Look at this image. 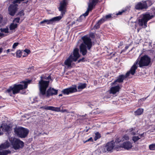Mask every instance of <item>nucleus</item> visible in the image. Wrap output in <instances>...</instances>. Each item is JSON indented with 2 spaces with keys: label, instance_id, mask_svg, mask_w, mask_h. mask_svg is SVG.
Returning <instances> with one entry per match:
<instances>
[{
  "label": "nucleus",
  "instance_id": "nucleus-1",
  "mask_svg": "<svg viewBox=\"0 0 155 155\" xmlns=\"http://www.w3.org/2000/svg\"><path fill=\"white\" fill-rule=\"evenodd\" d=\"M41 79H45L49 80L51 79V77L50 76L48 77H44L43 78L41 77ZM49 81H45L41 79L39 82V95L40 97H43L45 96L48 97L50 96H52L54 95H56L57 94L58 90L54 89L53 88L50 87L46 91L47 88L48 87Z\"/></svg>",
  "mask_w": 155,
  "mask_h": 155
},
{
  "label": "nucleus",
  "instance_id": "nucleus-2",
  "mask_svg": "<svg viewBox=\"0 0 155 155\" xmlns=\"http://www.w3.org/2000/svg\"><path fill=\"white\" fill-rule=\"evenodd\" d=\"M31 80H28L27 81H23L24 84H15L13 87L10 86L6 91L10 96H12V94H15L19 92L21 90L25 89L27 87L28 84L31 82Z\"/></svg>",
  "mask_w": 155,
  "mask_h": 155
},
{
  "label": "nucleus",
  "instance_id": "nucleus-3",
  "mask_svg": "<svg viewBox=\"0 0 155 155\" xmlns=\"http://www.w3.org/2000/svg\"><path fill=\"white\" fill-rule=\"evenodd\" d=\"M82 39L84 43H82L80 46V51L82 54L84 55L87 53L86 45L87 46V49L90 50L92 46V42L90 38L87 36H84L82 37Z\"/></svg>",
  "mask_w": 155,
  "mask_h": 155
},
{
  "label": "nucleus",
  "instance_id": "nucleus-4",
  "mask_svg": "<svg viewBox=\"0 0 155 155\" xmlns=\"http://www.w3.org/2000/svg\"><path fill=\"white\" fill-rule=\"evenodd\" d=\"M138 61H137L131 67L130 70L126 73L125 75H124L121 74L119 75L118 78L113 83H112V84H115V83L117 82L122 83L123 82L124 79H125L130 76V74H131L132 75H134L135 74L136 72V70L138 67Z\"/></svg>",
  "mask_w": 155,
  "mask_h": 155
},
{
  "label": "nucleus",
  "instance_id": "nucleus-5",
  "mask_svg": "<svg viewBox=\"0 0 155 155\" xmlns=\"http://www.w3.org/2000/svg\"><path fill=\"white\" fill-rule=\"evenodd\" d=\"M80 56L79 49L77 48H75L74 50L73 54L71 55L65 61L64 64L68 67L71 66L72 62L73 61H77Z\"/></svg>",
  "mask_w": 155,
  "mask_h": 155
},
{
  "label": "nucleus",
  "instance_id": "nucleus-6",
  "mask_svg": "<svg viewBox=\"0 0 155 155\" xmlns=\"http://www.w3.org/2000/svg\"><path fill=\"white\" fill-rule=\"evenodd\" d=\"M98 1V0H90L87 11L85 13L81 16L79 19H77L75 21L73 22L71 25L73 26V25L77 24L76 25L74 26L75 27H76L78 25V21H81L80 19L82 17L84 16V18L85 17L88 15L89 11L92 9L93 6L95 5L97 3Z\"/></svg>",
  "mask_w": 155,
  "mask_h": 155
},
{
  "label": "nucleus",
  "instance_id": "nucleus-7",
  "mask_svg": "<svg viewBox=\"0 0 155 155\" xmlns=\"http://www.w3.org/2000/svg\"><path fill=\"white\" fill-rule=\"evenodd\" d=\"M137 61H138L137 64H138L139 67L143 68L149 65L151 62V58L147 55L145 54L140 57L139 61L137 60L134 64Z\"/></svg>",
  "mask_w": 155,
  "mask_h": 155
},
{
  "label": "nucleus",
  "instance_id": "nucleus-8",
  "mask_svg": "<svg viewBox=\"0 0 155 155\" xmlns=\"http://www.w3.org/2000/svg\"><path fill=\"white\" fill-rule=\"evenodd\" d=\"M29 132L28 130L22 127H16L14 129V133L18 136L21 138L26 137Z\"/></svg>",
  "mask_w": 155,
  "mask_h": 155
},
{
  "label": "nucleus",
  "instance_id": "nucleus-9",
  "mask_svg": "<svg viewBox=\"0 0 155 155\" xmlns=\"http://www.w3.org/2000/svg\"><path fill=\"white\" fill-rule=\"evenodd\" d=\"M153 15L150 13L143 15V18L139 20V25L141 26H142L144 25L146 27L147 21L153 18Z\"/></svg>",
  "mask_w": 155,
  "mask_h": 155
},
{
  "label": "nucleus",
  "instance_id": "nucleus-10",
  "mask_svg": "<svg viewBox=\"0 0 155 155\" xmlns=\"http://www.w3.org/2000/svg\"><path fill=\"white\" fill-rule=\"evenodd\" d=\"M11 143L13 148L15 150L21 148L24 146L23 142L16 138H14L13 140L11 141Z\"/></svg>",
  "mask_w": 155,
  "mask_h": 155
},
{
  "label": "nucleus",
  "instance_id": "nucleus-11",
  "mask_svg": "<svg viewBox=\"0 0 155 155\" xmlns=\"http://www.w3.org/2000/svg\"><path fill=\"white\" fill-rule=\"evenodd\" d=\"M62 18L61 16L54 17L50 20L45 19L40 22V24L46 23L47 25L52 24L53 22L56 21H58Z\"/></svg>",
  "mask_w": 155,
  "mask_h": 155
},
{
  "label": "nucleus",
  "instance_id": "nucleus-12",
  "mask_svg": "<svg viewBox=\"0 0 155 155\" xmlns=\"http://www.w3.org/2000/svg\"><path fill=\"white\" fill-rule=\"evenodd\" d=\"M13 4L10 5L8 8V12L11 15L13 16L17 11L18 6V5L16 4Z\"/></svg>",
  "mask_w": 155,
  "mask_h": 155
},
{
  "label": "nucleus",
  "instance_id": "nucleus-13",
  "mask_svg": "<svg viewBox=\"0 0 155 155\" xmlns=\"http://www.w3.org/2000/svg\"><path fill=\"white\" fill-rule=\"evenodd\" d=\"M66 0H63L60 2V5L58 8V9L59 11L61 12L62 16L65 14L66 12Z\"/></svg>",
  "mask_w": 155,
  "mask_h": 155
},
{
  "label": "nucleus",
  "instance_id": "nucleus-14",
  "mask_svg": "<svg viewBox=\"0 0 155 155\" xmlns=\"http://www.w3.org/2000/svg\"><path fill=\"white\" fill-rule=\"evenodd\" d=\"M76 91H77V89L76 86L65 89L62 91V93L64 94L67 95L70 93H73Z\"/></svg>",
  "mask_w": 155,
  "mask_h": 155
},
{
  "label": "nucleus",
  "instance_id": "nucleus-15",
  "mask_svg": "<svg viewBox=\"0 0 155 155\" xmlns=\"http://www.w3.org/2000/svg\"><path fill=\"white\" fill-rule=\"evenodd\" d=\"M147 5L146 2H138L135 6V8L137 9H146L147 8Z\"/></svg>",
  "mask_w": 155,
  "mask_h": 155
},
{
  "label": "nucleus",
  "instance_id": "nucleus-16",
  "mask_svg": "<svg viewBox=\"0 0 155 155\" xmlns=\"http://www.w3.org/2000/svg\"><path fill=\"white\" fill-rule=\"evenodd\" d=\"M108 152H111L115 146V143L113 141L108 143L106 145Z\"/></svg>",
  "mask_w": 155,
  "mask_h": 155
},
{
  "label": "nucleus",
  "instance_id": "nucleus-17",
  "mask_svg": "<svg viewBox=\"0 0 155 155\" xmlns=\"http://www.w3.org/2000/svg\"><path fill=\"white\" fill-rule=\"evenodd\" d=\"M120 87L118 85L112 87L110 90V93L113 94H115L117 92L119 91Z\"/></svg>",
  "mask_w": 155,
  "mask_h": 155
},
{
  "label": "nucleus",
  "instance_id": "nucleus-18",
  "mask_svg": "<svg viewBox=\"0 0 155 155\" xmlns=\"http://www.w3.org/2000/svg\"><path fill=\"white\" fill-rule=\"evenodd\" d=\"M132 146L131 143L129 142L124 143L122 145V147L124 149L128 150L132 148Z\"/></svg>",
  "mask_w": 155,
  "mask_h": 155
},
{
  "label": "nucleus",
  "instance_id": "nucleus-19",
  "mask_svg": "<svg viewBox=\"0 0 155 155\" xmlns=\"http://www.w3.org/2000/svg\"><path fill=\"white\" fill-rule=\"evenodd\" d=\"M10 143L8 142H6L0 145V150L2 149H6L10 146Z\"/></svg>",
  "mask_w": 155,
  "mask_h": 155
},
{
  "label": "nucleus",
  "instance_id": "nucleus-20",
  "mask_svg": "<svg viewBox=\"0 0 155 155\" xmlns=\"http://www.w3.org/2000/svg\"><path fill=\"white\" fill-rule=\"evenodd\" d=\"M103 22L102 21V20L101 19L94 26V28L95 29H97L100 27V24L103 23Z\"/></svg>",
  "mask_w": 155,
  "mask_h": 155
},
{
  "label": "nucleus",
  "instance_id": "nucleus-21",
  "mask_svg": "<svg viewBox=\"0 0 155 155\" xmlns=\"http://www.w3.org/2000/svg\"><path fill=\"white\" fill-rule=\"evenodd\" d=\"M87 84L85 83H80L79 84L78 88V89H82L86 87Z\"/></svg>",
  "mask_w": 155,
  "mask_h": 155
},
{
  "label": "nucleus",
  "instance_id": "nucleus-22",
  "mask_svg": "<svg viewBox=\"0 0 155 155\" xmlns=\"http://www.w3.org/2000/svg\"><path fill=\"white\" fill-rule=\"evenodd\" d=\"M11 153V151L8 150H4L2 151H0V155H7L8 153Z\"/></svg>",
  "mask_w": 155,
  "mask_h": 155
},
{
  "label": "nucleus",
  "instance_id": "nucleus-23",
  "mask_svg": "<svg viewBox=\"0 0 155 155\" xmlns=\"http://www.w3.org/2000/svg\"><path fill=\"white\" fill-rule=\"evenodd\" d=\"M18 25L17 24L12 23L10 25L9 28L11 30H14L17 27Z\"/></svg>",
  "mask_w": 155,
  "mask_h": 155
},
{
  "label": "nucleus",
  "instance_id": "nucleus-24",
  "mask_svg": "<svg viewBox=\"0 0 155 155\" xmlns=\"http://www.w3.org/2000/svg\"><path fill=\"white\" fill-rule=\"evenodd\" d=\"M143 112V109L141 108H139L135 112V114L136 115H140Z\"/></svg>",
  "mask_w": 155,
  "mask_h": 155
},
{
  "label": "nucleus",
  "instance_id": "nucleus-25",
  "mask_svg": "<svg viewBox=\"0 0 155 155\" xmlns=\"http://www.w3.org/2000/svg\"><path fill=\"white\" fill-rule=\"evenodd\" d=\"M111 18V15L109 14L107 15H106L105 17H104L101 19L102 20V21H103V22H104V21L107 20L108 19H109Z\"/></svg>",
  "mask_w": 155,
  "mask_h": 155
},
{
  "label": "nucleus",
  "instance_id": "nucleus-26",
  "mask_svg": "<svg viewBox=\"0 0 155 155\" xmlns=\"http://www.w3.org/2000/svg\"><path fill=\"white\" fill-rule=\"evenodd\" d=\"M0 31L1 32H3L5 33H8V27H6L5 28H0Z\"/></svg>",
  "mask_w": 155,
  "mask_h": 155
},
{
  "label": "nucleus",
  "instance_id": "nucleus-27",
  "mask_svg": "<svg viewBox=\"0 0 155 155\" xmlns=\"http://www.w3.org/2000/svg\"><path fill=\"white\" fill-rule=\"evenodd\" d=\"M52 106H43L41 107V108H43L46 110H52Z\"/></svg>",
  "mask_w": 155,
  "mask_h": 155
},
{
  "label": "nucleus",
  "instance_id": "nucleus-28",
  "mask_svg": "<svg viewBox=\"0 0 155 155\" xmlns=\"http://www.w3.org/2000/svg\"><path fill=\"white\" fill-rule=\"evenodd\" d=\"M107 147L106 146H105L103 147H102L101 148V151H102L103 153H107Z\"/></svg>",
  "mask_w": 155,
  "mask_h": 155
},
{
  "label": "nucleus",
  "instance_id": "nucleus-29",
  "mask_svg": "<svg viewBox=\"0 0 155 155\" xmlns=\"http://www.w3.org/2000/svg\"><path fill=\"white\" fill-rule=\"evenodd\" d=\"M140 138V137L139 136H133L132 137V140L134 142H135L136 141L138 140Z\"/></svg>",
  "mask_w": 155,
  "mask_h": 155
},
{
  "label": "nucleus",
  "instance_id": "nucleus-30",
  "mask_svg": "<svg viewBox=\"0 0 155 155\" xmlns=\"http://www.w3.org/2000/svg\"><path fill=\"white\" fill-rule=\"evenodd\" d=\"M100 137V134L98 132H97V133L95 134V136L94 138V140H96L97 139L99 138Z\"/></svg>",
  "mask_w": 155,
  "mask_h": 155
},
{
  "label": "nucleus",
  "instance_id": "nucleus-31",
  "mask_svg": "<svg viewBox=\"0 0 155 155\" xmlns=\"http://www.w3.org/2000/svg\"><path fill=\"white\" fill-rule=\"evenodd\" d=\"M149 149L152 150H155V143L151 144L149 145Z\"/></svg>",
  "mask_w": 155,
  "mask_h": 155
},
{
  "label": "nucleus",
  "instance_id": "nucleus-32",
  "mask_svg": "<svg viewBox=\"0 0 155 155\" xmlns=\"http://www.w3.org/2000/svg\"><path fill=\"white\" fill-rule=\"evenodd\" d=\"M21 55V52L20 50H18L16 52V56L17 57L20 58Z\"/></svg>",
  "mask_w": 155,
  "mask_h": 155
},
{
  "label": "nucleus",
  "instance_id": "nucleus-33",
  "mask_svg": "<svg viewBox=\"0 0 155 155\" xmlns=\"http://www.w3.org/2000/svg\"><path fill=\"white\" fill-rule=\"evenodd\" d=\"M60 107H52V110L54 111H57V112H60Z\"/></svg>",
  "mask_w": 155,
  "mask_h": 155
},
{
  "label": "nucleus",
  "instance_id": "nucleus-34",
  "mask_svg": "<svg viewBox=\"0 0 155 155\" xmlns=\"http://www.w3.org/2000/svg\"><path fill=\"white\" fill-rule=\"evenodd\" d=\"M129 137L127 135H124L122 139V141H124L125 140H129Z\"/></svg>",
  "mask_w": 155,
  "mask_h": 155
},
{
  "label": "nucleus",
  "instance_id": "nucleus-35",
  "mask_svg": "<svg viewBox=\"0 0 155 155\" xmlns=\"http://www.w3.org/2000/svg\"><path fill=\"white\" fill-rule=\"evenodd\" d=\"M25 0H15L13 1L14 4L20 3L21 2L24 1Z\"/></svg>",
  "mask_w": 155,
  "mask_h": 155
},
{
  "label": "nucleus",
  "instance_id": "nucleus-36",
  "mask_svg": "<svg viewBox=\"0 0 155 155\" xmlns=\"http://www.w3.org/2000/svg\"><path fill=\"white\" fill-rule=\"evenodd\" d=\"M19 44V43L18 42H16L14 43L13 46H12V48L13 49H15L16 47L18 46V45Z\"/></svg>",
  "mask_w": 155,
  "mask_h": 155
},
{
  "label": "nucleus",
  "instance_id": "nucleus-37",
  "mask_svg": "<svg viewBox=\"0 0 155 155\" xmlns=\"http://www.w3.org/2000/svg\"><path fill=\"white\" fill-rule=\"evenodd\" d=\"M4 128H3V126L2 125L0 126V135H2L3 134V130Z\"/></svg>",
  "mask_w": 155,
  "mask_h": 155
},
{
  "label": "nucleus",
  "instance_id": "nucleus-38",
  "mask_svg": "<svg viewBox=\"0 0 155 155\" xmlns=\"http://www.w3.org/2000/svg\"><path fill=\"white\" fill-rule=\"evenodd\" d=\"M10 129V126L8 125H6L4 127V130L6 131H8L9 130V129Z\"/></svg>",
  "mask_w": 155,
  "mask_h": 155
},
{
  "label": "nucleus",
  "instance_id": "nucleus-39",
  "mask_svg": "<svg viewBox=\"0 0 155 155\" xmlns=\"http://www.w3.org/2000/svg\"><path fill=\"white\" fill-rule=\"evenodd\" d=\"M20 20V18H15L14 19V20L13 21V22H15L17 23H19Z\"/></svg>",
  "mask_w": 155,
  "mask_h": 155
},
{
  "label": "nucleus",
  "instance_id": "nucleus-40",
  "mask_svg": "<svg viewBox=\"0 0 155 155\" xmlns=\"http://www.w3.org/2000/svg\"><path fill=\"white\" fill-rule=\"evenodd\" d=\"M24 51L26 53V55H27L28 54H29L30 53V50L28 49H25Z\"/></svg>",
  "mask_w": 155,
  "mask_h": 155
},
{
  "label": "nucleus",
  "instance_id": "nucleus-41",
  "mask_svg": "<svg viewBox=\"0 0 155 155\" xmlns=\"http://www.w3.org/2000/svg\"><path fill=\"white\" fill-rule=\"evenodd\" d=\"M93 139L92 137H91L90 138H89L88 139H87V140L85 141H84V143H85L87 142H88V141L93 142Z\"/></svg>",
  "mask_w": 155,
  "mask_h": 155
},
{
  "label": "nucleus",
  "instance_id": "nucleus-42",
  "mask_svg": "<svg viewBox=\"0 0 155 155\" xmlns=\"http://www.w3.org/2000/svg\"><path fill=\"white\" fill-rule=\"evenodd\" d=\"M3 20V17L2 15L0 14V24L2 22Z\"/></svg>",
  "mask_w": 155,
  "mask_h": 155
},
{
  "label": "nucleus",
  "instance_id": "nucleus-43",
  "mask_svg": "<svg viewBox=\"0 0 155 155\" xmlns=\"http://www.w3.org/2000/svg\"><path fill=\"white\" fill-rule=\"evenodd\" d=\"M60 112L63 113L64 112H66L67 113H69V111L67 110L64 109V110H60Z\"/></svg>",
  "mask_w": 155,
  "mask_h": 155
},
{
  "label": "nucleus",
  "instance_id": "nucleus-44",
  "mask_svg": "<svg viewBox=\"0 0 155 155\" xmlns=\"http://www.w3.org/2000/svg\"><path fill=\"white\" fill-rule=\"evenodd\" d=\"M124 12V10H123L122 11H120L118 13H117L116 14L117 15H121Z\"/></svg>",
  "mask_w": 155,
  "mask_h": 155
},
{
  "label": "nucleus",
  "instance_id": "nucleus-45",
  "mask_svg": "<svg viewBox=\"0 0 155 155\" xmlns=\"http://www.w3.org/2000/svg\"><path fill=\"white\" fill-rule=\"evenodd\" d=\"M18 15H19L21 16L24 15L23 11V10L21 11L18 14Z\"/></svg>",
  "mask_w": 155,
  "mask_h": 155
},
{
  "label": "nucleus",
  "instance_id": "nucleus-46",
  "mask_svg": "<svg viewBox=\"0 0 155 155\" xmlns=\"http://www.w3.org/2000/svg\"><path fill=\"white\" fill-rule=\"evenodd\" d=\"M5 36L4 34L0 33V37H3Z\"/></svg>",
  "mask_w": 155,
  "mask_h": 155
},
{
  "label": "nucleus",
  "instance_id": "nucleus-47",
  "mask_svg": "<svg viewBox=\"0 0 155 155\" xmlns=\"http://www.w3.org/2000/svg\"><path fill=\"white\" fill-rule=\"evenodd\" d=\"M138 136L141 138L142 137L144 136V133L139 135Z\"/></svg>",
  "mask_w": 155,
  "mask_h": 155
},
{
  "label": "nucleus",
  "instance_id": "nucleus-48",
  "mask_svg": "<svg viewBox=\"0 0 155 155\" xmlns=\"http://www.w3.org/2000/svg\"><path fill=\"white\" fill-rule=\"evenodd\" d=\"M84 59V58H83L82 59H79V60H78V62L79 63L81 61H82Z\"/></svg>",
  "mask_w": 155,
  "mask_h": 155
},
{
  "label": "nucleus",
  "instance_id": "nucleus-49",
  "mask_svg": "<svg viewBox=\"0 0 155 155\" xmlns=\"http://www.w3.org/2000/svg\"><path fill=\"white\" fill-rule=\"evenodd\" d=\"M3 50V48H0V54L2 52Z\"/></svg>",
  "mask_w": 155,
  "mask_h": 155
},
{
  "label": "nucleus",
  "instance_id": "nucleus-50",
  "mask_svg": "<svg viewBox=\"0 0 155 155\" xmlns=\"http://www.w3.org/2000/svg\"><path fill=\"white\" fill-rule=\"evenodd\" d=\"M146 99V98H142L141 99H140L139 101H145Z\"/></svg>",
  "mask_w": 155,
  "mask_h": 155
},
{
  "label": "nucleus",
  "instance_id": "nucleus-51",
  "mask_svg": "<svg viewBox=\"0 0 155 155\" xmlns=\"http://www.w3.org/2000/svg\"><path fill=\"white\" fill-rule=\"evenodd\" d=\"M120 141H121V140H120L119 139H118L117 140V141L116 142H120Z\"/></svg>",
  "mask_w": 155,
  "mask_h": 155
},
{
  "label": "nucleus",
  "instance_id": "nucleus-52",
  "mask_svg": "<svg viewBox=\"0 0 155 155\" xmlns=\"http://www.w3.org/2000/svg\"><path fill=\"white\" fill-rule=\"evenodd\" d=\"M131 134L134 135H135L136 134V133L134 132H132L131 133Z\"/></svg>",
  "mask_w": 155,
  "mask_h": 155
},
{
  "label": "nucleus",
  "instance_id": "nucleus-53",
  "mask_svg": "<svg viewBox=\"0 0 155 155\" xmlns=\"http://www.w3.org/2000/svg\"><path fill=\"white\" fill-rule=\"evenodd\" d=\"M95 152H96V153H97V152L98 153V154H99V150H96Z\"/></svg>",
  "mask_w": 155,
  "mask_h": 155
},
{
  "label": "nucleus",
  "instance_id": "nucleus-54",
  "mask_svg": "<svg viewBox=\"0 0 155 155\" xmlns=\"http://www.w3.org/2000/svg\"><path fill=\"white\" fill-rule=\"evenodd\" d=\"M6 51L7 52V53H8L10 51V49H8L7 50H6Z\"/></svg>",
  "mask_w": 155,
  "mask_h": 155
},
{
  "label": "nucleus",
  "instance_id": "nucleus-55",
  "mask_svg": "<svg viewBox=\"0 0 155 155\" xmlns=\"http://www.w3.org/2000/svg\"><path fill=\"white\" fill-rule=\"evenodd\" d=\"M128 48V46H126L125 48L126 50Z\"/></svg>",
  "mask_w": 155,
  "mask_h": 155
},
{
  "label": "nucleus",
  "instance_id": "nucleus-56",
  "mask_svg": "<svg viewBox=\"0 0 155 155\" xmlns=\"http://www.w3.org/2000/svg\"><path fill=\"white\" fill-rule=\"evenodd\" d=\"M62 95V94H60L59 95V96H61Z\"/></svg>",
  "mask_w": 155,
  "mask_h": 155
},
{
  "label": "nucleus",
  "instance_id": "nucleus-57",
  "mask_svg": "<svg viewBox=\"0 0 155 155\" xmlns=\"http://www.w3.org/2000/svg\"><path fill=\"white\" fill-rule=\"evenodd\" d=\"M150 2V1H147V2Z\"/></svg>",
  "mask_w": 155,
  "mask_h": 155
},
{
  "label": "nucleus",
  "instance_id": "nucleus-58",
  "mask_svg": "<svg viewBox=\"0 0 155 155\" xmlns=\"http://www.w3.org/2000/svg\"><path fill=\"white\" fill-rule=\"evenodd\" d=\"M13 51V50H12H12H11L10 51Z\"/></svg>",
  "mask_w": 155,
  "mask_h": 155
},
{
  "label": "nucleus",
  "instance_id": "nucleus-59",
  "mask_svg": "<svg viewBox=\"0 0 155 155\" xmlns=\"http://www.w3.org/2000/svg\"><path fill=\"white\" fill-rule=\"evenodd\" d=\"M5 51H5H5H4V52H5Z\"/></svg>",
  "mask_w": 155,
  "mask_h": 155
},
{
  "label": "nucleus",
  "instance_id": "nucleus-60",
  "mask_svg": "<svg viewBox=\"0 0 155 155\" xmlns=\"http://www.w3.org/2000/svg\"><path fill=\"white\" fill-rule=\"evenodd\" d=\"M154 131H155V128L154 129Z\"/></svg>",
  "mask_w": 155,
  "mask_h": 155
},
{
  "label": "nucleus",
  "instance_id": "nucleus-61",
  "mask_svg": "<svg viewBox=\"0 0 155 155\" xmlns=\"http://www.w3.org/2000/svg\"><path fill=\"white\" fill-rule=\"evenodd\" d=\"M122 51H122L120 52V53H122Z\"/></svg>",
  "mask_w": 155,
  "mask_h": 155
}]
</instances>
